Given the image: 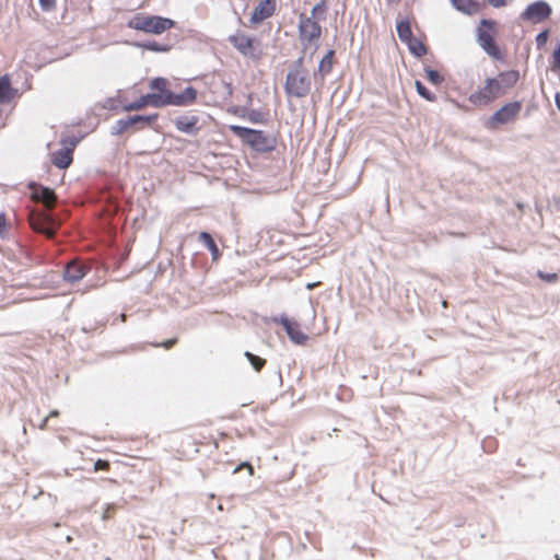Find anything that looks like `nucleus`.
<instances>
[{"instance_id": "f257e3e1", "label": "nucleus", "mask_w": 560, "mask_h": 560, "mask_svg": "<svg viewBox=\"0 0 560 560\" xmlns=\"http://www.w3.org/2000/svg\"><path fill=\"white\" fill-rule=\"evenodd\" d=\"M518 81V70L501 71L495 77L486 78L481 85L468 96V101L476 107L488 106L508 94Z\"/></svg>"}, {"instance_id": "f03ea898", "label": "nucleus", "mask_w": 560, "mask_h": 560, "mask_svg": "<svg viewBox=\"0 0 560 560\" xmlns=\"http://www.w3.org/2000/svg\"><path fill=\"white\" fill-rule=\"evenodd\" d=\"M283 88L289 98H304L311 93L312 79L302 57L290 67Z\"/></svg>"}, {"instance_id": "7ed1b4c3", "label": "nucleus", "mask_w": 560, "mask_h": 560, "mask_svg": "<svg viewBox=\"0 0 560 560\" xmlns=\"http://www.w3.org/2000/svg\"><path fill=\"white\" fill-rule=\"evenodd\" d=\"M228 40L238 54L252 61L258 62L265 56L261 42L245 31L237 30Z\"/></svg>"}, {"instance_id": "20e7f679", "label": "nucleus", "mask_w": 560, "mask_h": 560, "mask_svg": "<svg viewBox=\"0 0 560 560\" xmlns=\"http://www.w3.org/2000/svg\"><path fill=\"white\" fill-rule=\"evenodd\" d=\"M127 26L147 34L160 35L173 28L175 22L168 18L138 13L127 22Z\"/></svg>"}, {"instance_id": "39448f33", "label": "nucleus", "mask_w": 560, "mask_h": 560, "mask_svg": "<svg viewBox=\"0 0 560 560\" xmlns=\"http://www.w3.org/2000/svg\"><path fill=\"white\" fill-rule=\"evenodd\" d=\"M230 130L255 151L265 153L276 148V139L261 130H254L236 125L230 126Z\"/></svg>"}, {"instance_id": "423d86ee", "label": "nucleus", "mask_w": 560, "mask_h": 560, "mask_svg": "<svg viewBox=\"0 0 560 560\" xmlns=\"http://www.w3.org/2000/svg\"><path fill=\"white\" fill-rule=\"evenodd\" d=\"M495 35V22L492 20H481L477 32L478 44L491 58L502 60L503 55L494 40Z\"/></svg>"}, {"instance_id": "0eeeda50", "label": "nucleus", "mask_w": 560, "mask_h": 560, "mask_svg": "<svg viewBox=\"0 0 560 560\" xmlns=\"http://www.w3.org/2000/svg\"><path fill=\"white\" fill-rule=\"evenodd\" d=\"M523 108L521 101H512L503 104L488 119L487 126L490 129H498L501 126L516 121Z\"/></svg>"}, {"instance_id": "6e6552de", "label": "nucleus", "mask_w": 560, "mask_h": 560, "mask_svg": "<svg viewBox=\"0 0 560 560\" xmlns=\"http://www.w3.org/2000/svg\"><path fill=\"white\" fill-rule=\"evenodd\" d=\"M28 222L35 232L43 233L48 238H54L56 231L60 226L59 221L46 211H31Z\"/></svg>"}, {"instance_id": "1a4fd4ad", "label": "nucleus", "mask_w": 560, "mask_h": 560, "mask_svg": "<svg viewBox=\"0 0 560 560\" xmlns=\"http://www.w3.org/2000/svg\"><path fill=\"white\" fill-rule=\"evenodd\" d=\"M278 10V0H253L248 19L250 27H257L266 20L272 18Z\"/></svg>"}, {"instance_id": "9d476101", "label": "nucleus", "mask_w": 560, "mask_h": 560, "mask_svg": "<svg viewBox=\"0 0 560 560\" xmlns=\"http://www.w3.org/2000/svg\"><path fill=\"white\" fill-rule=\"evenodd\" d=\"M63 148L51 154V163L58 168H67L73 161V150L78 143L75 139H62Z\"/></svg>"}, {"instance_id": "9b49d317", "label": "nucleus", "mask_w": 560, "mask_h": 560, "mask_svg": "<svg viewBox=\"0 0 560 560\" xmlns=\"http://www.w3.org/2000/svg\"><path fill=\"white\" fill-rule=\"evenodd\" d=\"M551 7L545 1H535L527 5L522 12L521 18L534 24L547 20L551 15Z\"/></svg>"}, {"instance_id": "f8f14e48", "label": "nucleus", "mask_w": 560, "mask_h": 560, "mask_svg": "<svg viewBox=\"0 0 560 560\" xmlns=\"http://www.w3.org/2000/svg\"><path fill=\"white\" fill-rule=\"evenodd\" d=\"M28 188L31 190V198L34 201L43 203L47 210L55 208L57 196L52 189L35 183H31Z\"/></svg>"}, {"instance_id": "ddd939ff", "label": "nucleus", "mask_w": 560, "mask_h": 560, "mask_svg": "<svg viewBox=\"0 0 560 560\" xmlns=\"http://www.w3.org/2000/svg\"><path fill=\"white\" fill-rule=\"evenodd\" d=\"M197 100V90L192 86H188L184 90V92L179 94H168L164 97L163 104L174 105V106H187L194 104Z\"/></svg>"}, {"instance_id": "4468645a", "label": "nucleus", "mask_w": 560, "mask_h": 560, "mask_svg": "<svg viewBox=\"0 0 560 560\" xmlns=\"http://www.w3.org/2000/svg\"><path fill=\"white\" fill-rule=\"evenodd\" d=\"M299 28L301 38L308 42L318 39L322 35V27L313 18L301 19Z\"/></svg>"}, {"instance_id": "2eb2a0df", "label": "nucleus", "mask_w": 560, "mask_h": 560, "mask_svg": "<svg viewBox=\"0 0 560 560\" xmlns=\"http://www.w3.org/2000/svg\"><path fill=\"white\" fill-rule=\"evenodd\" d=\"M89 271L86 265L79 260L70 261L65 269L63 279L70 283L80 281Z\"/></svg>"}, {"instance_id": "dca6fc26", "label": "nucleus", "mask_w": 560, "mask_h": 560, "mask_svg": "<svg viewBox=\"0 0 560 560\" xmlns=\"http://www.w3.org/2000/svg\"><path fill=\"white\" fill-rule=\"evenodd\" d=\"M281 325L284 327L292 342L303 346L308 340L307 335L302 331L300 325L296 322H292L288 318H282Z\"/></svg>"}, {"instance_id": "f3484780", "label": "nucleus", "mask_w": 560, "mask_h": 560, "mask_svg": "<svg viewBox=\"0 0 560 560\" xmlns=\"http://www.w3.org/2000/svg\"><path fill=\"white\" fill-rule=\"evenodd\" d=\"M148 105H151L153 107H163L164 106L163 100L161 96H154L149 93V94L142 95L137 101L125 105L124 110H126V112L140 110V109L147 107Z\"/></svg>"}, {"instance_id": "a211bd4d", "label": "nucleus", "mask_w": 560, "mask_h": 560, "mask_svg": "<svg viewBox=\"0 0 560 560\" xmlns=\"http://www.w3.org/2000/svg\"><path fill=\"white\" fill-rule=\"evenodd\" d=\"M18 90L12 88L9 74L0 77V103H10L16 96Z\"/></svg>"}, {"instance_id": "6ab92c4d", "label": "nucleus", "mask_w": 560, "mask_h": 560, "mask_svg": "<svg viewBox=\"0 0 560 560\" xmlns=\"http://www.w3.org/2000/svg\"><path fill=\"white\" fill-rule=\"evenodd\" d=\"M168 86H170V82H168L167 79H165V78H154L149 83L150 90L153 91L150 94L154 95V96H161L162 100H164V97L166 95L173 94V92L168 89Z\"/></svg>"}, {"instance_id": "aec40b11", "label": "nucleus", "mask_w": 560, "mask_h": 560, "mask_svg": "<svg viewBox=\"0 0 560 560\" xmlns=\"http://www.w3.org/2000/svg\"><path fill=\"white\" fill-rule=\"evenodd\" d=\"M198 120V117L195 115H183L174 120V125L177 130L191 133L195 130Z\"/></svg>"}, {"instance_id": "412c9836", "label": "nucleus", "mask_w": 560, "mask_h": 560, "mask_svg": "<svg viewBox=\"0 0 560 560\" xmlns=\"http://www.w3.org/2000/svg\"><path fill=\"white\" fill-rule=\"evenodd\" d=\"M452 4L466 14H475L479 11L480 5L475 0H451Z\"/></svg>"}, {"instance_id": "4be33fe9", "label": "nucleus", "mask_w": 560, "mask_h": 560, "mask_svg": "<svg viewBox=\"0 0 560 560\" xmlns=\"http://www.w3.org/2000/svg\"><path fill=\"white\" fill-rule=\"evenodd\" d=\"M334 56L335 51L330 49L319 61L317 73L322 77V79L331 72Z\"/></svg>"}, {"instance_id": "5701e85b", "label": "nucleus", "mask_w": 560, "mask_h": 560, "mask_svg": "<svg viewBox=\"0 0 560 560\" xmlns=\"http://www.w3.org/2000/svg\"><path fill=\"white\" fill-rule=\"evenodd\" d=\"M199 240L206 245V247L210 250L212 260L217 261L221 253L219 250V247L217 246L213 237L208 232H201L199 234Z\"/></svg>"}, {"instance_id": "b1692460", "label": "nucleus", "mask_w": 560, "mask_h": 560, "mask_svg": "<svg viewBox=\"0 0 560 560\" xmlns=\"http://www.w3.org/2000/svg\"><path fill=\"white\" fill-rule=\"evenodd\" d=\"M405 44H407L410 52L417 57H422L427 54L425 45L415 36L410 37V39H407Z\"/></svg>"}, {"instance_id": "393cba45", "label": "nucleus", "mask_w": 560, "mask_h": 560, "mask_svg": "<svg viewBox=\"0 0 560 560\" xmlns=\"http://www.w3.org/2000/svg\"><path fill=\"white\" fill-rule=\"evenodd\" d=\"M396 30L397 35L402 43H405L407 39H410V37L413 36L410 22L407 19L400 20L397 23Z\"/></svg>"}, {"instance_id": "a878e982", "label": "nucleus", "mask_w": 560, "mask_h": 560, "mask_svg": "<svg viewBox=\"0 0 560 560\" xmlns=\"http://www.w3.org/2000/svg\"><path fill=\"white\" fill-rule=\"evenodd\" d=\"M187 440H192L194 443L199 446L203 444H208L210 441H212L211 435H206L202 432H199L197 430L192 431L190 434L186 436Z\"/></svg>"}, {"instance_id": "bb28decb", "label": "nucleus", "mask_w": 560, "mask_h": 560, "mask_svg": "<svg viewBox=\"0 0 560 560\" xmlns=\"http://www.w3.org/2000/svg\"><path fill=\"white\" fill-rule=\"evenodd\" d=\"M424 72H425L427 80L430 83H432L434 85H440L441 83H443L444 77L439 71L433 70L431 68H425Z\"/></svg>"}, {"instance_id": "cd10ccee", "label": "nucleus", "mask_w": 560, "mask_h": 560, "mask_svg": "<svg viewBox=\"0 0 560 560\" xmlns=\"http://www.w3.org/2000/svg\"><path fill=\"white\" fill-rule=\"evenodd\" d=\"M245 357L250 362L255 371L259 372L266 365V360L253 354L252 352H245Z\"/></svg>"}, {"instance_id": "c85d7f7f", "label": "nucleus", "mask_w": 560, "mask_h": 560, "mask_svg": "<svg viewBox=\"0 0 560 560\" xmlns=\"http://www.w3.org/2000/svg\"><path fill=\"white\" fill-rule=\"evenodd\" d=\"M416 90L418 94L429 102H434L436 100L435 94L431 93L420 81H416Z\"/></svg>"}, {"instance_id": "c756f323", "label": "nucleus", "mask_w": 560, "mask_h": 560, "mask_svg": "<svg viewBox=\"0 0 560 560\" xmlns=\"http://www.w3.org/2000/svg\"><path fill=\"white\" fill-rule=\"evenodd\" d=\"M130 118H131L133 126L137 124H141L142 126H145V125H151L158 118V114H153V115H149V116L136 115Z\"/></svg>"}, {"instance_id": "7c9ffc66", "label": "nucleus", "mask_w": 560, "mask_h": 560, "mask_svg": "<svg viewBox=\"0 0 560 560\" xmlns=\"http://www.w3.org/2000/svg\"><path fill=\"white\" fill-rule=\"evenodd\" d=\"M10 230V224L8 222L7 215L4 212H0V236L3 237L8 234Z\"/></svg>"}, {"instance_id": "2f4dec72", "label": "nucleus", "mask_w": 560, "mask_h": 560, "mask_svg": "<svg viewBox=\"0 0 560 560\" xmlns=\"http://www.w3.org/2000/svg\"><path fill=\"white\" fill-rule=\"evenodd\" d=\"M548 38H549V30H545V31L540 32L536 36L537 48H542L547 44Z\"/></svg>"}, {"instance_id": "473e14b6", "label": "nucleus", "mask_w": 560, "mask_h": 560, "mask_svg": "<svg viewBox=\"0 0 560 560\" xmlns=\"http://www.w3.org/2000/svg\"><path fill=\"white\" fill-rule=\"evenodd\" d=\"M116 514V505L115 504H107L102 513V520L108 521L113 518Z\"/></svg>"}, {"instance_id": "72a5a7b5", "label": "nucleus", "mask_w": 560, "mask_h": 560, "mask_svg": "<svg viewBox=\"0 0 560 560\" xmlns=\"http://www.w3.org/2000/svg\"><path fill=\"white\" fill-rule=\"evenodd\" d=\"M133 126L131 118L128 117L127 119H120L117 121V133H122L126 131L129 127Z\"/></svg>"}, {"instance_id": "f704fd0d", "label": "nucleus", "mask_w": 560, "mask_h": 560, "mask_svg": "<svg viewBox=\"0 0 560 560\" xmlns=\"http://www.w3.org/2000/svg\"><path fill=\"white\" fill-rule=\"evenodd\" d=\"M537 276L546 281V282H549V283H555L558 281V275L557 273H547V272H544V271H538L537 272Z\"/></svg>"}, {"instance_id": "c9c22d12", "label": "nucleus", "mask_w": 560, "mask_h": 560, "mask_svg": "<svg viewBox=\"0 0 560 560\" xmlns=\"http://www.w3.org/2000/svg\"><path fill=\"white\" fill-rule=\"evenodd\" d=\"M326 9H327L326 1H322V2L317 3L312 9V16L311 18L315 19L317 15H319L322 13H325Z\"/></svg>"}, {"instance_id": "e433bc0d", "label": "nucleus", "mask_w": 560, "mask_h": 560, "mask_svg": "<svg viewBox=\"0 0 560 560\" xmlns=\"http://www.w3.org/2000/svg\"><path fill=\"white\" fill-rule=\"evenodd\" d=\"M42 10L52 11L56 8V0H38Z\"/></svg>"}, {"instance_id": "4c0bfd02", "label": "nucleus", "mask_w": 560, "mask_h": 560, "mask_svg": "<svg viewBox=\"0 0 560 560\" xmlns=\"http://www.w3.org/2000/svg\"><path fill=\"white\" fill-rule=\"evenodd\" d=\"M110 468V464L108 460H104V459H97L95 463H94V470L95 471H98V470H109Z\"/></svg>"}, {"instance_id": "58836bf2", "label": "nucleus", "mask_w": 560, "mask_h": 560, "mask_svg": "<svg viewBox=\"0 0 560 560\" xmlns=\"http://www.w3.org/2000/svg\"><path fill=\"white\" fill-rule=\"evenodd\" d=\"M552 68L560 70V44L552 54Z\"/></svg>"}, {"instance_id": "ea45409f", "label": "nucleus", "mask_w": 560, "mask_h": 560, "mask_svg": "<svg viewBox=\"0 0 560 560\" xmlns=\"http://www.w3.org/2000/svg\"><path fill=\"white\" fill-rule=\"evenodd\" d=\"M248 119L252 121V122H261L262 119H261V114L258 113V112H250L249 115H248Z\"/></svg>"}, {"instance_id": "a19ab883", "label": "nucleus", "mask_w": 560, "mask_h": 560, "mask_svg": "<svg viewBox=\"0 0 560 560\" xmlns=\"http://www.w3.org/2000/svg\"><path fill=\"white\" fill-rule=\"evenodd\" d=\"M177 343V338L168 339L160 345H155L156 347H163L165 349H171Z\"/></svg>"}, {"instance_id": "79ce46f5", "label": "nucleus", "mask_w": 560, "mask_h": 560, "mask_svg": "<svg viewBox=\"0 0 560 560\" xmlns=\"http://www.w3.org/2000/svg\"><path fill=\"white\" fill-rule=\"evenodd\" d=\"M243 468H247L250 476L254 475V468L249 463H242L234 469V474L238 472Z\"/></svg>"}, {"instance_id": "37998d69", "label": "nucleus", "mask_w": 560, "mask_h": 560, "mask_svg": "<svg viewBox=\"0 0 560 560\" xmlns=\"http://www.w3.org/2000/svg\"><path fill=\"white\" fill-rule=\"evenodd\" d=\"M35 52L34 49H27L23 62L32 68H36L37 66L31 63L32 54Z\"/></svg>"}, {"instance_id": "c03bdc74", "label": "nucleus", "mask_w": 560, "mask_h": 560, "mask_svg": "<svg viewBox=\"0 0 560 560\" xmlns=\"http://www.w3.org/2000/svg\"><path fill=\"white\" fill-rule=\"evenodd\" d=\"M493 8H502L506 4V0H488Z\"/></svg>"}, {"instance_id": "a18cd8bd", "label": "nucleus", "mask_w": 560, "mask_h": 560, "mask_svg": "<svg viewBox=\"0 0 560 560\" xmlns=\"http://www.w3.org/2000/svg\"><path fill=\"white\" fill-rule=\"evenodd\" d=\"M48 420H49V417L44 418L43 421L40 422V424L38 425V429L46 430L48 427Z\"/></svg>"}, {"instance_id": "49530a36", "label": "nucleus", "mask_w": 560, "mask_h": 560, "mask_svg": "<svg viewBox=\"0 0 560 560\" xmlns=\"http://www.w3.org/2000/svg\"><path fill=\"white\" fill-rule=\"evenodd\" d=\"M147 47H148L149 49L153 50V51H160V50H162V49L158 46V44H156V43L149 44Z\"/></svg>"}, {"instance_id": "de8ad7c7", "label": "nucleus", "mask_w": 560, "mask_h": 560, "mask_svg": "<svg viewBox=\"0 0 560 560\" xmlns=\"http://www.w3.org/2000/svg\"><path fill=\"white\" fill-rule=\"evenodd\" d=\"M555 102H556L557 108L560 110V93H556Z\"/></svg>"}, {"instance_id": "09e8293b", "label": "nucleus", "mask_w": 560, "mask_h": 560, "mask_svg": "<svg viewBox=\"0 0 560 560\" xmlns=\"http://www.w3.org/2000/svg\"><path fill=\"white\" fill-rule=\"evenodd\" d=\"M58 416H59V411L58 410H52V411H50V413L47 417H49V419H50V418H56Z\"/></svg>"}, {"instance_id": "8fccbe9b", "label": "nucleus", "mask_w": 560, "mask_h": 560, "mask_svg": "<svg viewBox=\"0 0 560 560\" xmlns=\"http://www.w3.org/2000/svg\"><path fill=\"white\" fill-rule=\"evenodd\" d=\"M316 285H317L316 283H308V284L306 285V288H307L308 290H313Z\"/></svg>"}, {"instance_id": "3c124183", "label": "nucleus", "mask_w": 560, "mask_h": 560, "mask_svg": "<svg viewBox=\"0 0 560 560\" xmlns=\"http://www.w3.org/2000/svg\"><path fill=\"white\" fill-rule=\"evenodd\" d=\"M400 0H387L388 3H398Z\"/></svg>"}, {"instance_id": "603ef678", "label": "nucleus", "mask_w": 560, "mask_h": 560, "mask_svg": "<svg viewBox=\"0 0 560 560\" xmlns=\"http://www.w3.org/2000/svg\"><path fill=\"white\" fill-rule=\"evenodd\" d=\"M120 317H121V322L126 320V315L125 314H121Z\"/></svg>"}]
</instances>
